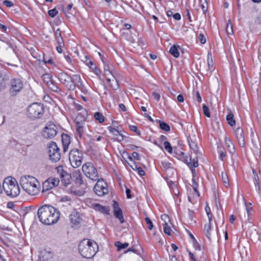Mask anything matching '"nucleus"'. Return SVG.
Returning a JSON list of instances; mask_svg holds the SVG:
<instances>
[{
  "mask_svg": "<svg viewBox=\"0 0 261 261\" xmlns=\"http://www.w3.org/2000/svg\"><path fill=\"white\" fill-rule=\"evenodd\" d=\"M56 39L58 45H60L61 46H64V41L62 37L56 38Z\"/></svg>",
  "mask_w": 261,
  "mask_h": 261,
  "instance_id": "obj_56",
  "label": "nucleus"
},
{
  "mask_svg": "<svg viewBox=\"0 0 261 261\" xmlns=\"http://www.w3.org/2000/svg\"><path fill=\"white\" fill-rule=\"evenodd\" d=\"M87 116V112L85 110L83 112L79 113L75 119L76 125L86 124Z\"/></svg>",
  "mask_w": 261,
  "mask_h": 261,
  "instance_id": "obj_17",
  "label": "nucleus"
},
{
  "mask_svg": "<svg viewBox=\"0 0 261 261\" xmlns=\"http://www.w3.org/2000/svg\"><path fill=\"white\" fill-rule=\"evenodd\" d=\"M94 116L95 119L96 120L98 121L100 123H102L105 121V117L100 113L96 112L95 113Z\"/></svg>",
  "mask_w": 261,
  "mask_h": 261,
  "instance_id": "obj_39",
  "label": "nucleus"
},
{
  "mask_svg": "<svg viewBox=\"0 0 261 261\" xmlns=\"http://www.w3.org/2000/svg\"><path fill=\"white\" fill-rule=\"evenodd\" d=\"M145 220L147 225L148 228L149 230H152L153 227V224L152 221L148 217H146Z\"/></svg>",
  "mask_w": 261,
  "mask_h": 261,
  "instance_id": "obj_48",
  "label": "nucleus"
},
{
  "mask_svg": "<svg viewBox=\"0 0 261 261\" xmlns=\"http://www.w3.org/2000/svg\"><path fill=\"white\" fill-rule=\"evenodd\" d=\"M60 180L58 178L49 177L43 182L42 184V192L48 191L53 189L54 187L58 186Z\"/></svg>",
  "mask_w": 261,
  "mask_h": 261,
  "instance_id": "obj_13",
  "label": "nucleus"
},
{
  "mask_svg": "<svg viewBox=\"0 0 261 261\" xmlns=\"http://www.w3.org/2000/svg\"><path fill=\"white\" fill-rule=\"evenodd\" d=\"M159 123H160V127L162 129H163L166 132H168L170 130L169 125L168 124H167L166 123H165L163 121H159Z\"/></svg>",
  "mask_w": 261,
  "mask_h": 261,
  "instance_id": "obj_43",
  "label": "nucleus"
},
{
  "mask_svg": "<svg viewBox=\"0 0 261 261\" xmlns=\"http://www.w3.org/2000/svg\"><path fill=\"white\" fill-rule=\"evenodd\" d=\"M163 230L165 233L170 236L171 234L172 230L169 224H163Z\"/></svg>",
  "mask_w": 261,
  "mask_h": 261,
  "instance_id": "obj_40",
  "label": "nucleus"
},
{
  "mask_svg": "<svg viewBox=\"0 0 261 261\" xmlns=\"http://www.w3.org/2000/svg\"><path fill=\"white\" fill-rule=\"evenodd\" d=\"M181 161L187 164L190 168H196L198 166V161L197 157L193 158L192 162V159L191 158L184 155V158H182Z\"/></svg>",
  "mask_w": 261,
  "mask_h": 261,
  "instance_id": "obj_16",
  "label": "nucleus"
},
{
  "mask_svg": "<svg viewBox=\"0 0 261 261\" xmlns=\"http://www.w3.org/2000/svg\"><path fill=\"white\" fill-rule=\"evenodd\" d=\"M198 38L201 44H204L206 42V38L203 34H200Z\"/></svg>",
  "mask_w": 261,
  "mask_h": 261,
  "instance_id": "obj_57",
  "label": "nucleus"
},
{
  "mask_svg": "<svg viewBox=\"0 0 261 261\" xmlns=\"http://www.w3.org/2000/svg\"><path fill=\"white\" fill-rule=\"evenodd\" d=\"M70 220L72 227L77 226L80 222V218L77 214H72L70 215Z\"/></svg>",
  "mask_w": 261,
  "mask_h": 261,
  "instance_id": "obj_25",
  "label": "nucleus"
},
{
  "mask_svg": "<svg viewBox=\"0 0 261 261\" xmlns=\"http://www.w3.org/2000/svg\"><path fill=\"white\" fill-rule=\"evenodd\" d=\"M42 77L44 82L46 83V85L53 81L51 78L52 76L49 73L43 74L42 76Z\"/></svg>",
  "mask_w": 261,
  "mask_h": 261,
  "instance_id": "obj_36",
  "label": "nucleus"
},
{
  "mask_svg": "<svg viewBox=\"0 0 261 261\" xmlns=\"http://www.w3.org/2000/svg\"><path fill=\"white\" fill-rule=\"evenodd\" d=\"M235 134L240 146L242 147H244L245 145V142L243 129L240 127H238L235 130Z\"/></svg>",
  "mask_w": 261,
  "mask_h": 261,
  "instance_id": "obj_15",
  "label": "nucleus"
},
{
  "mask_svg": "<svg viewBox=\"0 0 261 261\" xmlns=\"http://www.w3.org/2000/svg\"><path fill=\"white\" fill-rule=\"evenodd\" d=\"M61 138L63 150L66 152L67 151L68 146L70 144V137L67 134H63Z\"/></svg>",
  "mask_w": 261,
  "mask_h": 261,
  "instance_id": "obj_18",
  "label": "nucleus"
},
{
  "mask_svg": "<svg viewBox=\"0 0 261 261\" xmlns=\"http://www.w3.org/2000/svg\"><path fill=\"white\" fill-rule=\"evenodd\" d=\"M205 210L206 212L208 218V221L210 222V223L212 222V214L211 212V209L208 206H206L205 207Z\"/></svg>",
  "mask_w": 261,
  "mask_h": 261,
  "instance_id": "obj_46",
  "label": "nucleus"
},
{
  "mask_svg": "<svg viewBox=\"0 0 261 261\" xmlns=\"http://www.w3.org/2000/svg\"><path fill=\"white\" fill-rule=\"evenodd\" d=\"M225 144L229 153L233 154L235 152L234 146L230 138L226 136L225 137Z\"/></svg>",
  "mask_w": 261,
  "mask_h": 261,
  "instance_id": "obj_23",
  "label": "nucleus"
},
{
  "mask_svg": "<svg viewBox=\"0 0 261 261\" xmlns=\"http://www.w3.org/2000/svg\"><path fill=\"white\" fill-rule=\"evenodd\" d=\"M128 245L129 244L127 243H124L122 244L119 241L116 242L115 243V246L117 247L118 251H120L122 249L126 248L128 246Z\"/></svg>",
  "mask_w": 261,
  "mask_h": 261,
  "instance_id": "obj_38",
  "label": "nucleus"
},
{
  "mask_svg": "<svg viewBox=\"0 0 261 261\" xmlns=\"http://www.w3.org/2000/svg\"><path fill=\"white\" fill-rule=\"evenodd\" d=\"M161 218L164 222L163 224H169L170 223V219L169 216L166 214H163L161 215Z\"/></svg>",
  "mask_w": 261,
  "mask_h": 261,
  "instance_id": "obj_49",
  "label": "nucleus"
},
{
  "mask_svg": "<svg viewBox=\"0 0 261 261\" xmlns=\"http://www.w3.org/2000/svg\"><path fill=\"white\" fill-rule=\"evenodd\" d=\"M20 184L22 189L30 195H36L39 192V182L32 176H21L20 178Z\"/></svg>",
  "mask_w": 261,
  "mask_h": 261,
  "instance_id": "obj_3",
  "label": "nucleus"
},
{
  "mask_svg": "<svg viewBox=\"0 0 261 261\" xmlns=\"http://www.w3.org/2000/svg\"><path fill=\"white\" fill-rule=\"evenodd\" d=\"M3 3L5 6L9 8L13 6V3L8 1H4Z\"/></svg>",
  "mask_w": 261,
  "mask_h": 261,
  "instance_id": "obj_61",
  "label": "nucleus"
},
{
  "mask_svg": "<svg viewBox=\"0 0 261 261\" xmlns=\"http://www.w3.org/2000/svg\"><path fill=\"white\" fill-rule=\"evenodd\" d=\"M23 87L22 81L19 79H13L10 82L9 93L12 97H15Z\"/></svg>",
  "mask_w": 261,
  "mask_h": 261,
  "instance_id": "obj_10",
  "label": "nucleus"
},
{
  "mask_svg": "<svg viewBox=\"0 0 261 261\" xmlns=\"http://www.w3.org/2000/svg\"><path fill=\"white\" fill-rule=\"evenodd\" d=\"M221 178L223 182V185L226 188L229 187V179L228 177V175L227 173L225 172H221Z\"/></svg>",
  "mask_w": 261,
  "mask_h": 261,
  "instance_id": "obj_31",
  "label": "nucleus"
},
{
  "mask_svg": "<svg viewBox=\"0 0 261 261\" xmlns=\"http://www.w3.org/2000/svg\"><path fill=\"white\" fill-rule=\"evenodd\" d=\"M79 81V82H76V87L78 88L83 93L87 94L88 93V90L82 82V79L80 76Z\"/></svg>",
  "mask_w": 261,
  "mask_h": 261,
  "instance_id": "obj_26",
  "label": "nucleus"
},
{
  "mask_svg": "<svg viewBox=\"0 0 261 261\" xmlns=\"http://www.w3.org/2000/svg\"><path fill=\"white\" fill-rule=\"evenodd\" d=\"M62 178V181L64 182L65 185H68L70 183V180L71 179V176L70 174V178L67 177H61Z\"/></svg>",
  "mask_w": 261,
  "mask_h": 261,
  "instance_id": "obj_60",
  "label": "nucleus"
},
{
  "mask_svg": "<svg viewBox=\"0 0 261 261\" xmlns=\"http://www.w3.org/2000/svg\"><path fill=\"white\" fill-rule=\"evenodd\" d=\"M129 160L132 162L131 164H129L127 163V164L129 165V166L131 167V168L134 170H136L137 169V166L135 163V162L133 160V158L132 156L128 157Z\"/></svg>",
  "mask_w": 261,
  "mask_h": 261,
  "instance_id": "obj_50",
  "label": "nucleus"
},
{
  "mask_svg": "<svg viewBox=\"0 0 261 261\" xmlns=\"http://www.w3.org/2000/svg\"><path fill=\"white\" fill-rule=\"evenodd\" d=\"M226 120L228 123L231 126L236 124L235 120L233 118V115L232 114H229L226 116Z\"/></svg>",
  "mask_w": 261,
  "mask_h": 261,
  "instance_id": "obj_37",
  "label": "nucleus"
},
{
  "mask_svg": "<svg viewBox=\"0 0 261 261\" xmlns=\"http://www.w3.org/2000/svg\"><path fill=\"white\" fill-rule=\"evenodd\" d=\"M58 133L56 125L52 122L47 123L42 131V136L44 138L50 139L55 137Z\"/></svg>",
  "mask_w": 261,
  "mask_h": 261,
  "instance_id": "obj_11",
  "label": "nucleus"
},
{
  "mask_svg": "<svg viewBox=\"0 0 261 261\" xmlns=\"http://www.w3.org/2000/svg\"><path fill=\"white\" fill-rule=\"evenodd\" d=\"M136 170H137L138 171V174L140 175V176H143L145 174V172L142 169V168L141 167H137V169H136Z\"/></svg>",
  "mask_w": 261,
  "mask_h": 261,
  "instance_id": "obj_63",
  "label": "nucleus"
},
{
  "mask_svg": "<svg viewBox=\"0 0 261 261\" xmlns=\"http://www.w3.org/2000/svg\"><path fill=\"white\" fill-rule=\"evenodd\" d=\"M52 258L53 254L51 252L44 251L41 253L39 258L37 261H50Z\"/></svg>",
  "mask_w": 261,
  "mask_h": 261,
  "instance_id": "obj_21",
  "label": "nucleus"
},
{
  "mask_svg": "<svg viewBox=\"0 0 261 261\" xmlns=\"http://www.w3.org/2000/svg\"><path fill=\"white\" fill-rule=\"evenodd\" d=\"M58 12L57 10V9L54 8L49 10L48 12V14L50 17H54L58 14Z\"/></svg>",
  "mask_w": 261,
  "mask_h": 261,
  "instance_id": "obj_53",
  "label": "nucleus"
},
{
  "mask_svg": "<svg viewBox=\"0 0 261 261\" xmlns=\"http://www.w3.org/2000/svg\"><path fill=\"white\" fill-rule=\"evenodd\" d=\"M164 144L165 149L169 153H171L172 152V147L170 143L168 141H165Z\"/></svg>",
  "mask_w": 261,
  "mask_h": 261,
  "instance_id": "obj_44",
  "label": "nucleus"
},
{
  "mask_svg": "<svg viewBox=\"0 0 261 261\" xmlns=\"http://www.w3.org/2000/svg\"><path fill=\"white\" fill-rule=\"evenodd\" d=\"M47 87L54 92H59V87L52 81L47 85Z\"/></svg>",
  "mask_w": 261,
  "mask_h": 261,
  "instance_id": "obj_42",
  "label": "nucleus"
},
{
  "mask_svg": "<svg viewBox=\"0 0 261 261\" xmlns=\"http://www.w3.org/2000/svg\"><path fill=\"white\" fill-rule=\"evenodd\" d=\"M85 63L90 68L91 71H93L96 75H100L101 73L100 70L97 68L95 64L87 56L85 57Z\"/></svg>",
  "mask_w": 261,
  "mask_h": 261,
  "instance_id": "obj_14",
  "label": "nucleus"
},
{
  "mask_svg": "<svg viewBox=\"0 0 261 261\" xmlns=\"http://www.w3.org/2000/svg\"><path fill=\"white\" fill-rule=\"evenodd\" d=\"M55 35L56 38L62 37L61 31L59 28L57 29V30L55 32Z\"/></svg>",
  "mask_w": 261,
  "mask_h": 261,
  "instance_id": "obj_64",
  "label": "nucleus"
},
{
  "mask_svg": "<svg viewBox=\"0 0 261 261\" xmlns=\"http://www.w3.org/2000/svg\"><path fill=\"white\" fill-rule=\"evenodd\" d=\"M76 134L80 139H81L85 133L86 129V124L76 125Z\"/></svg>",
  "mask_w": 261,
  "mask_h": 261,
  "instance_id": "obj_29",
  "label": "nucleus"
},
{
  "mask_svg": "<svg viewBox=\"0 0 261 261\" xmlns=\"http://www.w3.org/2000/svg\"><path fill=\"white\" fill-rule=\"evenodd\" d=\"M48 152L49 159L52 162H57L60 160V149L55 142H51L48 144Z\"/></svg>",
  "mask_w": 261,
  "mask_h": 261,
  "instance_id": "obj_9",
  "label": "nucleus"
},
{
  "mask_svg": "<svg viewBox=\"0 0 261 261\" xmlns=\"http://www.w3.org/2000/svg\"><path fill=\"white\" fill-rule=\"evenodd\" d=\"M186 16L187 17L189 21L190 22H192V16L191 15V13H190V10L189 8H186Z\"/></svg>",
  "mask_w": 261,
  "mask_h": 261,
  "instance_id": "obj_58",
  "label": "nucleus"
},
{
  "mask_svg": "<svg viewBox=\"0 0 261 261\" xmlns=\"http://www.w3.org/2000/svg\"><path fill=\"white\" fill-rule=\"evenodd\" d=\"M94 187L93 190L96 195L102 196L108 192L107 184L102 178H98Z\"/></svg>",
  "mask_w": 261,
  "mask_h": 261,
  "instance_id": "obj_12",
  "label": "nucleus"
},
{
  "mask_svg": "<svg viewBox=\"0 0 261 261\" xmlns=\"http://www.w3.org/2000/svg\"><path fill=\"white\" fill-rule=\"evenodd\" d=\"M202 110H203L204 114L206 117H210L211 115H210V113L209 112V109L205 104H203V105H202Z\"/></svg>",
  "mask_w": 261,
  "mask_h": 261,
  "instance_id": "obj_47",
  "label": "nucleus"
},
{
  "mask_svg": "<svg viewBox=\"0 0 261 261\" xmlns=\"http://www.w3.org/2000/svg\"><path fill=\"white\" fill-rule=\"evenodd\" d=\"M211 229H212V222L210 223V222L208 221V224H206L204 226V232H205V234L206 237L207 238H208L209 239H210V236H211L210 231L211 230Z\"/></svg>",
  "mask_w": 261,
  "mask_h": 261,
  "instance_id": "obj_35",
  "label": "nucleus"
},
{
  "mask_svg": "<svg viewBox=\"0 0 261 261\" xmlns=\"http://www.w3.org/2000/svg\"><path fill=\"white\" fill-rule=\"evenodd\" d=\"M58 172L60 174L61 177H67L70 178V174H68L66 171L63 170L62 166H58L56 168Z\"/></svg>",
  "mask_w": 261,
  "mask_h": 261,
  "instance_id": "obj_30",
  "label": "nucleus"
},
{
  "mask_svg": "<svg viewBox=\"0 0 261 261\" xmlns=\"http://www.w3.org/2000/svg\"><path fill=\"white\" fill-rule=\"evenodd\" d=\"M40 222L44 225H51L56 223L60 218V213L53 206L44 205L40 207L37 212Z\"/></svg>",
  "mask_w": 261,
  "mask_h": 261,
  "instance_id": "obj_1",
  "label": "nucleus"
},
{
  "mask_svg": "<svg viewBox=\"0 0 261 261\" xmlns=\"http://www.w3.org/2000/svg\"><path fill=\"white\" fill-rule=\"evenodd\" d=\"M8 78L6 75L0 71V91H3L6 89Z\"/></svg>",
  "mask_w": 261,
  "mask_h": 261,
  "instance_id": "obj_22",
  "label": "nucleus"
},
{
  "mask_svg": "<svg viewBox=\"0 0 261 261\" xmlns=\"http://www.w3.org/2000/svg\"><path fill=\"white\" fill-rule=\"evenodd\" d=\"M200 7L204 14H205L208 8L207 0H199Z\"/></svg>",
  "mask_w": 261,
  "mask_h": 261,
  "instance_id": "obj_33",
  "label": "nucleus"
},
{
  "mask_svg": "<svg viewBox=\"0 0 261 261\" xmlns=\"http://www.w3.org/2000/svg\"><path fill=\"white\" fill-rule=\"evenodd\" d=\"M152 96L154 99L159 101L160 99L161 96L160 94L156 92H153L152 93Z\"/></svg>",
  "mask_w": 261,
  "mask_h": 261,
  "instance_id": "obj_54",
  "label": "nucleus"
},
{
  "mask_svg": "<svg viewBox=\"0 0 261 261\" xmlns=\"http://www.w3.org/2000/svg\"><path fill=\"white\" fill-rule=\"evenodd\" d=\"M192 184H193L192 187L194 189V191H195V192L196 194H197V195L199 196V192L198 191V184L196 183L195 179H192Z\"/></svg>",
  "mask_w": 261,
  "mask_h": 261,
  "instance_id": "obj_52",
  "label": "nucleus"
},
{
  "mask_svg": "<svg viewBox=\"0 0 261 261\" xmlns=\"http://www.w3.org/2000/svg\"><path fill=\"white\" fill-rule=\"evenodd\" d=\"M226 32L228 34L231 35L233 34L232 24L230 20L228 21L226 26Z\"/></svg>",
  "mask_w": 261,
  "mask_h": 261,
  "instance_id": "obj_45",
  "label": "nucleus"
},
{
  "mask_svg": "<svg viewBox=\"0 0 261 261\" xmlns=\"http://www.w3.org/2000/svg\"><path fill=\"white\" fill-rule=\"evenodd\" d=\"M106 78L107 81L111 85V87L113 88V89L116 90L118 88V82L116 78L112 74L106 77Z\"/></svg>",
  "mask_w": 261,
  "mask_h": 261,
  "instance_id": "obj_24",
  "label": "nucleus"
},
{
  "mask_svg": "<svg viewBox=\"0 0 261 261\" xmlns=\"http://www.w3.org/2000/svg\"><path fill=\"white\" fill-rule=\"evenodd\" d=\"M98 250L97 244L93 240L84 239L79 245V251L81 255L86 258L93 257Z\"/></svg>",
  "mask_w": 261,
  "mask_h": 261,
  "instance_id": "obj_2",
  "label": "nucleus"
},
{
  "mask_svg": "<svg viewBox=\"0 0 261 261\" xmlns=\"http://www.w3.org/2000/svg\"><path fill=\"white\" fill-rule=\"evenodd\" d=\"M82 171L87 178L93 181H96L99 178L96 168L91 162L84 164L82 166Z\"/></svg>",
  "mask_w": 261,
  "mask_h": 261,
  "instance_id": "obj_8",
  "label": "nucleus"
},
{
  "mask_svg": "<svg viewBox=\"0 0 261 261\" xmlns=\"http://www.w3.org/2000/svg\"><path fill=\"white\" fill-rule=\"evenodd\" d=\"M59 81L69 90H73L76 88V82H79L80 75L77 74L69 76L66 73H61L58 75Z\"/></svg>",
  "mask_w": 261,
  "mask_h": 261,
  "instance_id": "obj_5",
  "label": "nucleus"
},
{
  "mask_svg": "<svg viewBox=\"0 0 261 261\" xmlns=\"http://www.w3.org/2000/svg\"><path fill=\"white\" fill-rule=\"evenodd\" d=\"M189 144L190 147L194 151L195 153H197L198 151V146L197 144L192 140H189Z\"/></svg>",
  "mask_w": 261,
  "mask_h": 261,
  "instance_id": "obj_41",
  "label": "nucleus"
},
{
  "mask_svg": "<svg viewBox=\"0 0 261 261\" xmlns=\"http://www.w3.org/2000/svg\"><path fill=\"white\" fill-rule=\"evenodd\" d=\"M178 48H179V45L176 46L175 45H173L171 46L169 49L170 54L176 58L179 56V53L178 49Z\"/></svg>",
  "mask_w": 261,
  "mask_h": 261,
  "instance_id": "obj_27",
  "label": "nucleus"
},
{
  "mask_svg": "<svg viewBox=\"0 0 261 261\" xmlns=\"http://www.w3.org/2000/svg\"><path fill=\"white\" fill-rule=\"evenodd\" d=\"M124 139V136L120 133V134L118 135V136L115 138V140L121 142Z\"/></svg>",
  "mask_w": 261,
  "mask_h": 261,
  "instance_id": "obj_62",
  "label": "nucleus"
},
{
  "mask_svg": "<svg viewBox=\"0 0 261 261\" xmlns=\"http://www.w3.org/2000/svg\"><path fill=\"white\" fill-rule=\"evenodd\" d=\"M72 177L76 184L81 185L83 184V176L80 170H75L72 172Z\"/></svg>",
  "mask_w": 261,
  "mask_h": 261,
  "instance_id": "obj_20",
  "label": "nucleus"
},
{
  "mask_svg": "<svg viewBox=\"0 0 261 261\" xmlns=\"http://www.w3.org/2000/svg\"><path fill=\"white\" fill-rule=\"evenodd\" d=\"M108 129L110 133L113 135L114 138L117 137L120 133V130L118 129V127H117V128H115L110 126L108 127Z\"/></svg>",
  "mask_w": 261,
  "mask_h": 261,
  "instance_id": "obj_34",
  "label": "nucleus"
},
{
  "mask_svg": "<svg viewBox=\"0 0 261 261\" xmlns=\"http://www.w3.org/2000/svg\"><path fill=\"white\" fill-rule=\"evenodd\" d=\"M252 172L253 174V180L255 184V186L258 191L260 190V187H259V178L257 175L256 172H255L254 169L252 170Z\"/></svg>",
  "mask_w": 261,
  "mask_h": 261,
  "instance_id": "obj_32",
  "label": "nucleus"
},
{
  "mask_svg": "<svg viewBox=\"0 0 261 261\" xmlns=\"http://www.w3.org/2000/svg\"><path fill=\"white\" fill-rule=\"evenodd\" d=\"M44 106L41 103L34 102L27 109V114L32 119L40 118L44 113Z\"/></svg>",
  "mask_w": 261,
  "mask_h": 261,
  "instance_id": "obj_6",
  "label": "nucleus"
},
{
  "mask_svg": "<svg viewBox=\"0 0 261 261\" xmlns=\"http://www.w3.org/2000/svg\"><path fill=\"white\" fill-rule=\"evenodd\" d=\"M194 211L188 210V217L190 221H192L193 219Z\"/></svg>",
  "mask_w": 261,
  "mask_h": 261,
  "instance_id": "obj_59",
  "label": "nucleus"
},
{
  "mask_svg": "<svg viewBox=\"0 0 261 261\" xmlns=\"http://www.w3.org/2000/svg\"><path fill=\"white\" fill-rule=\"evenodd\" d=\"M175 156L178 159L181 160L182 158H184V153L182 151H175Z\"/></svg>",
  "mask_w": 261,
  "mask_h": 261,
  "instance_id": "obj_51",
  "label": "nucleus"
},
{
  "mask_svg": "<svg viewBox=\"0 0 261 261\" xmlns=\"http://www.w3.org/2000/svg\"><path fill=\"white\" fill-rule=\"evenodd\" d=\"M84 158L83 152L77 148L70 150L69 153V160L71 166L76 168L81 166Z\"/></svg>",
  "mask_w": 261,
  "mask_h": 261,
  "instance_id": "obj_7",
  "label": "nucleus"
},
{
  "mask_svg": "<svg viewBox=\"0 0 261 261\" xmlns=\"http://www.w3.org/2000/svg\"><path fill=\"white\" fill-rule=\"evenodd\" d=\"M3 191L4 190L7 196L11 197H16L20 193V189L15 179L13 178H6L2 186Z\"/></svg>",
  "mask_w": 261,
  "mask_h": 261,
  "instance_id": "obj_4",
  "label": "nucleus"
},
{
  "mask_svg": "<svg viewBox=\"0 0 261 261\" xmlns=\"http://www.w3.org/2000/svg\"><path fill=\"white\" fill-rule=\"evenodd\" d=\"M92 207L95 211L100 212L103 214H109L110 207L107 206H103L98 203L93 204Z\"/></svg>",
  "mask_w": 261,
  "mask_h": 261,
  "instance_id": "obj_19",
  "label": "nucleus"
},
{
  "mask_svg": "<svg viewBox=\"0 0 261 261\" xmlns=\"http://www.w3.org/2000/svg\"><path fill=\"white\" fill-rule=\"evenodd\" d=\"M162 165L165 169H168L171 168V164L167 162H162Z\"/></svg>",
  "mask_w": 261,
  "mask_h": 261,
  "instance_id": "obj_55",
  "label": "nucleus"
},
{
  "mask_svg": "<svg viewBox=\"0 0 261 261\" xmlns=\"http://www.w3.org/2000/svg\"><path fill=\"white\" fill-rule=\"evenodd\" d=\"M113 212L115 217L119 220L121 223H123L124 222V219L123 218L122 211L121 208L113 210Z\"/></svg>",
  "mask_w": 261,
  "mask_h": 261,
  "instance_id": "obj_28",
  "label": "nucleus"
}]
</instances>
